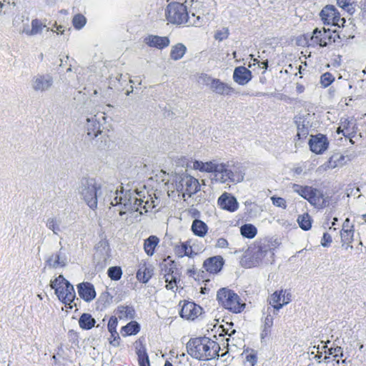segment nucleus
I'll return each mask as SVG.
<instances>
[{
	"mask_svg": "<svg viewBox=\"0 0 366 366\" xmlns=\"http://www.w3.org/2000/svg\"><path fill=\"white\" fill-rule=\"evenodd\" d=\"M77 191L81 199L92 209L97 207L98 197L104 196L112 206L119 207V215H125L128 224L139 221L142 215L151 212L160 202L154 193L149 194L145 189L124 190L121 188L119 190L92 177L82 178Z\"/></svg>",
	"mask_w": 366,
	"mask_h": 366,
	"instance_id": "1",
	"label": "nucleus"
},
{
	"mask_svg": "<svg viewBox=\"0 0 366 366\" xmlns=\"http://www.w3.org/2000/svg\"><path fill=\"white\" fill-rule=\"evenodd\" d=\"M192 168L202 172L214 173V179L221 184H237L244 181V168L232 162H220L212 159L208 162L196 160L193 162Z\"/></svg>",
	"mask_w": 366,
	"mask_h": 366,
	"instance_id": "2",
	"label": "nucleus"
},
{
	"mask_svg": "<svg viewBox=\"0 0 366 366\" xmlns=\"http://www.w3.org/2000/svg\"><path fill=\"white\" fill-rule=\"evenodd\" d=\"M188 353L199 360H209L219 356V345L208 337L190 340L187 345Z\"/></svg>",
	"mask_w": 366,
	"mask_h": 366,
	"instance_id": "3",
	"label": "nucleus"
},
{
	"mask_svg": "<svg viewBox=\"0 0 366 366\" xmlns=\"http://www.w3.org/2000/svg\"><path fill=\"white\" fill-rule=\"evenodd\" d=\"M50 286L54 290L58 299L66 306H69L71 309L76 306L74 302L76 293L74 287L63 275H59L55 279L51 280Z\"/></svg>",
	"mask_w": 366,
	"mask_h": 366,
	"instance_id": "4",
	"label": "nucleus"
},
{
	"mask_svg": "<svg viewBox=\"0 0 366 366\" xmlns=\"http://www.w3.org/2000/svg\"><path fill=\"white\" fill-rule=\"evenodd\" d=\"M217 300L222 307L233 313H240L245 307V304L242 302L239 297L227 288H222L218 290Z\"/></svg>",
	"mask_w": 366,
	"mask_h": 366,
	"instance_id": "5",
	"label": "nucleus"
},
{
	"mask_svg": "<svg viewBox=\"0 0 366 366\" xmlns=\"http://www.w3.org/2000/svg\"><path fill=\"white\" fill-rule=\"evenodd\" d=\"M175 188L178 195L190 197L200 190V184L197 179L188 174L177 177L175 182Z\"/></svg>",
	"mask_w": 366,
	"mask_h": 366,
	"instance_id": "6",
	"label": "nucleus"
},
{
	"mask_svg": "<svg viewBox=\"0 0 366 366\" xmlns=\"http://www.w3.org/2000/svg\"><path fill=\"white\" fill-rule=\"evenodd\" d=\"M167 20L173 24H185L188 20L187 6L182 3L172 2L168 4L166 9Z\"/></svg>",
	"mask_w": 366,
	"mask_h": 366,
	"instance_id": "7",
	"label": "nucleus"
},
{
	"mask_svg": "<svg viewBox=\"0 0 366 366\" xmlns=\"http://www.w3.org/2000/svg\"><path fill=\"white\" fill-rule=\"evenodd\" d=\"M105 122L104 114H90L86 117L84 125L86 134L94 139L102 133V127Z\"/></svg>",
	"mask_w": 366,
	"mask_h": 366,
	"instance_id": "8",
	"label": "nucleus"
},
{
	"mask_svg": "<svg viewBox=\"0 0 366 366\" xmlns=\"http://www.w3.org/2000/svg\"><path fill=\"white\" fill-rule=\"evenodd\" d=\"M321 19L325 24L343 27L345 19L341 18L337 9L332 5H327L320 12Z\"/></svg>",
	"mask_w": 366,
	"mask_h": 366,
	"instance_id": "9",
	"label": "nucleus"
},
{
	"mask_svg": "<svg viewBox=\"0 0 366 366\" xmlns=\"http://www.w3.org/2000/svg\"><path fill=\"white\" fill-rule=\"evenodd\" d=\"M31 87L36 93L49 91L54 84V78L49 74H38L30 81Z\"/></svg>",
	"mask_w": 366,
	"mask_h": 366,
	"instance_id": "10",
	"label": "nucleus"
},
{
	"mask_svg": "<svg viewBox=\"0 0 366 366\" xmlns=\"http://www.w3.org/2000/svg\"><path fill=\"white\" fill-rule=\"evenodd\" d=\"M204 82L214 93L219 95H230L234 92V89L228 84L222 81L219 79H214L207 75L202 77Z\"/></svg>",
	"mask_w": 366,
	"mask_h": 366,
	"instance_id": "11",
	"label": "nucleus"
},
{
	"mask_svg": "<svg viewBox=\"0 0 366 366\" xmlns=\"http://www.w3.org/2000/svg\"><path fill=\"white\" fill-rule=\"evenodd\" d=\"M337 35L335 32H332L330 29H323L322 30L315 29L310 39L311 44L320 46H326L332 41Z\"/></svg>",
	"mask_w": 366,
	"mask_h": 366,
	"instance_id": "12",
	"label": "nucleus"
},
{
	"mask_svg": "<svg viewBox=\"0 0 366 366\" xmlns=\"http://www.w3.org/2000/svg\"><path fill=\"white\" fill-rule=\"evenodd\" d=\"M291 293L287 290H280L272 293L268 299L273 310H280L292 300Z\"/></svg>",
	"mask_w": 366,
	"mask_h": 366,
	"instance_id": "13",
	"label": "nucleus"
},
{
	"mask_svg": "<svg viewBox=\"0 0 366 366\" xmlns=\"http://www.w3.org/2000/svg\"><path fill=\"white\" fill-rule=\"evenodd\" d=\"M202 308L193 302L184 301L179 312L181 317L194 320L202 314Z\"/></svg>",
	"mask_w": 366,
	"mask_h": 366,
	"instance_id": "14",
	"label": "nucleus"
},
{
	"mask_svg": "<svg viewBox=\"0 0 366 366\" xmlns=\"http://www.w3.org/2000/svg\"><path fill=\"white\" fill-rule=\"evenodd\" d=\"M309 146L313 153L321 154L328 149L329 142L327 138L322 134L311 135Z\"/></svg>",
	"mask_w": 366,
	"mask_h": 366,
	"instance_id": "15",
	"label": "nucleus"
},
{
	"mask_svg": "<svg viewBox=\"0 0 366 366\" xmlns=\"http://www.w3.org/2000/svg\"><path fill=\"white\" fill-rule=\"evenodd\" d=\"M217 204L224 210L229 212H234L239 209V203L237 199L227 192L222 193L217 199Z\"/></svg>",
	"mask_w": 366,
	"mask_h": 366,
	"instance_id": "16",
	"label": "nucleus"
},
{
	"mask_svg": "<svg viewBox=\"0 0 366 366\" xmlns=\"http://www.w3.org/2000/svg\"><path fill=\"white\" fill-rule=\"evenodd\" d=\"M272 310H273L271 307H268L267 308L266 313L264 314L263 324L262 326V332L260 334L262 341L264 340L270 335L271 329L274 323V315H277L275 312H274V315H272Z\"/></svg>",
	"mask_w": 366,
	"mask_h": 366,
	"instance_id": "17",
	"label": "nucleus"
},
{
	"mask_svg": "<svg viewBox=\"0 0 366 366\" xmlns=\"http://www.w3.org/2000/svg\"><path fill=\"white\" fill-rule=\"evenodd\" d=\"M79 297L85 302H92L96 297V291L94 285L90 282H82L77 285Z\"/></svg>",
	"mask_w": 366,
	"mask_h": 366,
	"instance_id": "18",
	"label": "nucleus"
},
{
	"mask_svg": "<svg viewBox=\"0 0 366 366\" xmlns=\"http://www.w3.org/2000/svg\"><path fill=\"white\" fill-rule=\"evenodd\" d=\"M345 163V157L341 154H334L327 162L320 166L317 169L320 172H325L338 167H342Z\"/></svg>",
	"mask_w": 366,
	"mask_h": 366,
	"instance_id": "19",
	"label": "nucleus"
},
{
	"mask_svg": "<svg viewBox=\"0 0 366 366\" xmlns=\"http://www.w3.org/2000/svg\"><path fill=\"white\" fill-rule=\"evenodd\" d=\"M144 42L150 47L162 49L169 45L170 41L167 36L148 35L144 39Z\"/></svg>",
	"mask_w": 366,
	"mask_h": 366,
	"instance_id": "20",
	"label": "nucleus"
},
{
	"mask_svg": "<svg viewBox=\"0 0 366 366\" xmlns=\"http://www.w3.org/2000/svg\"><path fill=\"white\" fill-rule=\"evenodd\" d=\"M252 78V72L244 66H237L234 70L233 80L239 85L247 84Z\"/></svg>",
	"mask_w": 366,
	"mask_h": 366,
	"instance_id": "21",
	"label": "nucleus"
},
{
	"mask_svg": "<svg viewBox=\"0 0 366 366\" xmlns=\"http://www.w3.org/2000/svg\"><path fill=\"white\" fill-rule=\"evenodd\" d=\"M174 252L180 257L184 256L192 257L198 253V251L193 249L191 240L177 244L174 247Z\"/></svg>",
	"mask_w": 366,
	"mask_h": 366,
	"instance_id": "22",
	"label": "nucleus"
},
{
	"mask_svg": "<svg viewBox=\"0 0 366 366\" xmlns=\"http://www.w3.org/2000/svg\"><path fill=\"white\" fill-rule=\"evenodd\" d=\"M223 265V259L220 256L213 257L207 259L204 262V269L210 273H217Z\"/></svg>",
	"mask_w": 366,
	"mask_h": 366,
	"instance_id": "23",
	"label": "nucleus"
},
{
	"mask_svg": "<svg viewBox=\"0 0 366 366\" xmlns=\"http://www.w3.org/2000/svg\"><path fill=\"white\" fill-rule=\"evenodd\" d=\"M338 134L342 133L345 137H351L356 133L355 124L347 118H342L337 130Z\"/></svg>",
	"mask_w": 366,
	"mask_h": 366,
	"instance_id": "24",
	"label": "nucleus"
},
{
	"mask_svg": "<svg viewBox=\"0 0 366 366\" xmlns=\"http://www.w3.org/2000/svg\"><path fill=\"white\" fill-rule=\"evenodd\" d=\"M307 201L317 207H324L327 204V201L322 193L317 189L312 187V192L307 199Z\"/></svg>",
	"mask_w": 366,
	"mask_h": 366,
	"instance_id": "25",
	"label": "nucleus"
},
{
	"mask_svg": "<svg viewBox=\"0 0 366 366\" xmlns=\"http://www.w3.org/2000/svg\"><path fill=\"white\" fill-rule=\"evenodd\" d=\"M152 276V269L146 262H141L137 272V279L143 283H147Z\"/></svg>",
	"mask_w": 366,
	"mask_h": 366,
	"instance_id": "26",
	"label": "nucleus"
},
{
	"mask_svg": "<svg viewBox=\"0 0 366 366\" xmlns=\"http://www.w3.org/2000/svg\"><path fill=\"white\" fill-rule=\"evenodd\" d=\"M47 264L53 268L63 267L66 264V258L61 254V249L56 253L52 254L47 259Z\"/></svg>",
	"mask_w": 366,
	"mask_h": 366,
	"instance_id": "27",
	"label": "nucleus"
},
{
	"mask_svg": "<svg viewBox=\"0 0 366 366\" xmlns=\"http://www.w3.org/2000/svg\"><path fill=\"white\" fill-rule=\"evenodd\" d=\"M46 227L57 236L65 228L61 224V220L56 217H49L46 222Z\"/></svg>",
	"mask_w": 366,
	"mask_h": 366,
	"instance_id": "28",
	"label": "nucleus"
},
{
	"mask_svg": "<svg viewBox=\"0 0 366 366\" xmlns=\"http://www.w3.org/2000/svg\"><path fill=\"white\" fill-rule=\"evenodd\" d=\"M192 232L199 237H204L208 231L207 225L199 219H194L192 224Z\"/></svg>",
	"mask_w": 366,
	"mask_h": 366,
	"instance_id": "29",
	"label": "nucleus"
},
{
	"mask_svg": "<svg viewBox=\"0 0 366 366\" xmlns=\"http://www.w3.org/2000/svg\"><path fill=\"white\" fill-rule=\"evenodd\" d=\"M13 25L17 28L19 34H24L27 36H32L30 34L31 25L29 24V21H24L21 18L15 19L13 21Z\"/></svg>",
	"mask_w": 366,
	"mask_h": 366,
	"instance_id": "30",
	"label": "nucleus"
},
{
	"mask_svg": "<svg viewBox=\"0 0 366 366\" xmlns=\"http://www.w3.org/2000/svg\"><path fill=\"white\" fill-rule=\"evenodd\" d=\"M354 229L350 230H341L340 231V237H341V242L342 246L345 247L346 249H353V246L352 245V242L354 239Z\"/></svg>",
	"mask_w": 366,
	"mask_h": 366,
	"instance_id": "31",
	"label": "nucleus"
},
{
	"mask_svg": "<svg viewBox=\"0 0 366 366\" xmlns=\"http://www.w3.org/2000/svg\"><path fill=\"white\" fill-rule=\"evenodd\" d=\"M159 242V238L153 235L144 240V249L148 256H152L154 254L155 248Z\"/></svg>",
	"mask_w": 366,
	"mask_h": 366,
	"instance_id": "32",
	"label": "nucleus"
},
{
	"mask_svg": "<svg viewBox=\"0 0 366 366\" xmlns=\"http://www.w3.org/2000/svg\"><path fill=\"white\" fill-rule=\"evenodd\" d=\"M164 279L166 283V288L167 290H174V288L177 287V273L174 274L172 268H169L168 272H166L164 274Z\"/></svg>",
	"mask_w": 366,
	"mask_h": 366,
	"instance_id": "33",
	"label": "nucleus"
},
{
	"mask_svg": "<svg viewBox=\"0 0 366 366\" xmlns=\"http://www.w3.org/2000/svg\"><path fill=\"white\" fill-rule=\"evenodd\" d=\"M186 51L187 47L183 44L178 43L172 47L170 57L174 61L179 60L184 56Z\"/></svg>",
	"mask_w": 366,
	"mask_h": 366,
	"instance_id": "34",
	"label": "nucleus"
},
{
	"mask_svg": "<svg viewBox=\"0 0 366 366\" xmlns=\"http://www.w3.org/2000/svg\"><path fill=\"white\" fill-rule=\"evenodd\" d=\"M95 322V320L88 313L82 314L79 320V327L83 330L92 329L94 326Z\"/></svg>",
	"mask_w": 366,
	"mask_h": 366,
	"instance_id": "35",
	"label": "nucleus"
},
{
	"mask_svg": "<svg viewBox=\"0 0 366 366\" xmlns=\"http://www.w3.org/2000/svg\"><path fill=\"white\" fill-rule=\"evenodd\" d=\"M116 314L119 319H132L134 316V310L129 306H119Z\"/></svg>",
	"mask_w": 366,
	"mask_h": 366,
	"instance_id": "36",
	"label": "nucleus"
},
{
	"mask_svg": "<svg viewBox=\"0 0 366 366\" xmlns=\"http://www.w3.org/2000/svg\"><path fill=\"white\" fill-rule=\"evenodd\" d=\"M139 325L137 322L132 321L122 328L121 333L123 336L134 335L139 332Z\"/></svg>",
	"mask_w": 366,
	"mask_h": 366,
	"instance_id": "37",
	"label": "nucleus"
},
{
	"mask_svg": "<svg viewBox=\"0 0 366 366\" xmlns=\"http://www.w3.org/2000/svg\"><path fill=\"white\" fill-rule=\"evenodd\" d=\"M292 189L294 192L298 194L300 196L303 197L304 199H308L310 194L312 192V187L310 186H302L297 184H293L292 185Z\"/></svg>",
	"mask_w": 366,
	"mask_h": 366,
	"instance_id": "38",
	"label": "nucleus"
},
{
	"mask_svg": "<svg viewBox=\"0 0 366 366\" xmlns=\"http://www.w3.org/2000/svg\"><path fill=\"white\" fill-rule=\"evenodd\" d=\"M46 25L40 19H34L31 21V32L32 36L41 34Z\"/></svg>",
	"mask_w": 366,
	"mask_h": 366,
	"instance_id": "39",
	"label": "nucleus"
},
{
	"mask_svg": "<svg viewBox=\"0 0 366 366\" xmlns=\"http://www.w3.org/2000/svg\"><path fill=\"white\" fill-rule=\"evenodd\" d=\"M240 232L243 237L252 239L256 236L257 229L252 224H245L240 227Z\"/></svg>",
	"mask_w": 366,
	"mask_h": 366,
	"instance_id": "40",
	"label": "nucleus"
},
{
	"mask_svg": "<svg viewBox=\"0 0 366 366\" xmlns=\"http://www.w3.org/2000/svg\"><path fill=\"white\" fill-rule=\"evenodd\" d=\"M297 221L300 227L305 231H307L312 227V219L307 213L299 215Z\"/></svg>",
	"mask_w": 366,
	"mask_h": 366,
	"instance_id": "41",
	"label": "nucleus"
},
{
	"mask_svg": "<svg viewBox=\"0 0 366 366\" xmlns=\"http://www.w3.org/2000/svg\"><path fill=\"white\" fill-rule=\"evenodd\" d=\"M107 274L112 280H119L122 276V269L120 267H111L107 270Z\"/></svg>",
	"mask_w": 366,
	"mask_h": 366,
	"instance_id": "42",
	"label": "nucleus"
},
{
	"mask_svg": "<svg viewBox=\"0 0 366 366\" xmlns=\"http://www.w3.org/2000/svg\"><path fill=\"white\" fill-rule=\"evenodd\" d=\"M86 23V19L82 14H78L73 17L72 24L74 27L77 30L82 29L85 26Z\"/></svg>",
	"mask_w": 366,
	"mask_h": 366,
	"instance_id": "43",
	"label": "nucleus"
},
{
	"mask_svg": "<svg viewBox=\"0 0 366 366\" xmlns=\"http://www.w3.org/2000/svg\"><path fill=\"white\" fill-rule=\"evenodd\" d=\"M297 137L299 139H305L309 134V127L307 124L301 123L297 121Z\"/></svg>",
	"mask_w": 366,
	"mask_h": 366,
	"instance_id": "44",
	"label": "nucleus"
},
{
	"mask_svg": "<svg viewBox=\"0 0 366 366\" xmlns=\"http://www.w3.org/2000/svg\"><path fill=\"white\" fill-rule=\"evenodd\" d=\"M202 18L200 16H196L194 13L189 16L188 14V20L185 22L187 26H200L202 24Z\"/></svg>",
	"mask_w": 366,
	"mask_h": 366,
	"instance_id": "45",
	"label": "nucleus"
},
{
	"mask_svg": "<svg viewBox=\"0 0 366 366\" xmlns=\"http://www.w3.org/2000/svg\"><path fill=\"white\" fill-rule=\"evenodd\" d=\"M229 35V31L228 28L223 27L220 29H218L216 31L214 34V39L219 41H222L223 40H225L228 38Z\"/></svg>",
	"mask_w": 366,
	"mask_h": 366,
	"instance_id": "46",
	"label": "nucleus"
},
{
	"mask_svg": "<svg viewBox=\"0 0 366 366\" xmlns=\"http://www.w3.org/2000/svg\"><path fill=\"white\" fill-rule=\"evenodd\" d=\"M335 80L333 75L329 72L323 74L320 77V84L323 87H327Z\"/></svg>",
	"mask_w": 366,
	"mask_h": 366,
	"instance_id": "47",
	"label": "nucleus"
},
{
	"mask_svg": "<svg viewBox=\"0 0 366 366\" xmlns=\"http://www.w3.org/2000/svg\"><path fill=\"white\" fill-rule=\"evenodd\" d=\"M118 325V320L117 317H110L107 327L108 330L110 333H113L116 337H117V327Z\"/></svg>",
	"mask_w": 366,
	"mask_h": 366,
	"instance_id": "48",
	"label": "nucleus"
},
{
	"mask_svg": "<svg viewBox=\"0 0 366 366\" xmlns=\"http://www.w3.org/2000/svg\"><path fill=\"white\" fill-rule=\"evenodd\" d=\"M113 297L107 291L102 292L100 296L99 301L102 302L104 307L109 305L112 302Z\"/></svg>",
	"mask_w": 366,
	"mask_h": 366,
	"instance_id": "49",
	"label": "nucleus"
},
{
	"mask_svg": "<svg viewBox=\"0 0 366 366\" xmlns=\"http://www.w3.org/2000/svg\"><path fill=\"white\" fill-rule=\"evenodd\" d=\"M97 251L100 250L103 255L107 256L109 251V246L107 242L102 240L96 247Z\"/></svg>",
	"mask_w": 366,
	"mask_h": 366,
	"instance_id": "50",
	"label": "nucleus"
},
{
	"mask_svg": "<svg viewBox=\"0 0 366 366\" xmlns=\"http://www.w3.org/2000/svg\"><path fill=\"white\" fill-rule=\"evenodd\" d=\"M271 200L272 204L278 207L285 209L287 207V203L285 199L278 197H272Z\"/></svg>",
	"mask_w": 366,
	"mask_h": 366,
	"instance_id": "51",
	"label": "nucleus"
},
{
	"mask_svg": "<svg viewBox=\"0 0 366 366\" xmlns=\"http://www.w3.org/2000/svg\"><path fill=\"white\" fill-rule=\"evenodd\" d=\"M139 366H150L149 357L147 354L144 353L139 355Z\"/></svg>",
	"mask_w": 366,
	"mask_h": 366,
	"instance_id": "52",
	"label": "nucleus"
},
{
	"mask_svg": "<svg viewBox=\"0 0 366 366\" xmlns=\"http://www.w3.org/2000/svg\"><path fill=\"white\" fill-rule=\"evenodd\" d=\"M332 242V237L328 233H324L321 240V244L323 247H328Z\"/></svg>",
	"mask_w": 366,
	"mask_h": 366,
	"instance_id": "53",
	"label": "nucleus"
},
{
	"mask_svg": "<svg viewBox=\"0 0 366 366\" xmlns=\"http://www.w3.org/2000/svg\"><path fill=\"white\" fill-rule=\"evenodd\" d=\"M111 334V337L109 339V343L114 347H118L119 345L120 337L119 334L117 333V337L114 335L113 333Z\"/></svg>",
	"mask_w": 366,
	"mask_h": 366,
	"instance_id": "54",
	"label": "nucleus"
},
{
	"mask_svg": "<svg viewBox=\"0 0 366 366\" xmlns=\"http://www.w3.org/2000/svg\"><path fill=\"white\" fill-rule=\"evenodd\" d=\"M228 246V242L224 238H219L217 240L216 247L219 248H226Z\"/></svg>",
	"mask_w": 366,
	"mask_h": 366,
	"instance_id": "55",
	"label": "nucleus"
},
{
	"mask_svg": "<svg viewBox=\"0 0 366 366\" xmlns=\"http://www.w3.org/2000/svg\"><path fill=\"white\" fill-rule=\"evenodd\" d=\"M351 230L354 229V224L350 223L349 218H347L342 224V228L341 230Z\"/></svg>",
	"mask_w": 366,
	"mask_h": 366,
	"instance_id": "56",
	"label": "nucleus"
},
{
	"mask_svg": "<svg viewBox=\"0 0 366 366\" xmlns=\"http://www.w3.org/2000/svg\"><path fill=\"white\" fill-rule=\"evenodd\" d=\"M295 175L306 174L305 168L302 166H297L292 169Z\"/></svg>",
	"mask_w": 366,
	"mask_h": 366,
	"instance_id": "57",
	"label": "nucleus"
},
{
	"mask_svg": "<svg viewBox=\"0 0 366 366\" xmlns=\"http://www.w3.org/2000/svg\"><path fill=\"white\" fill-rule=\"evenodd\" d=\"M337 4L340 7H341L344 9H346L350 5V0H337Z\"/></svg>",
	"mask_w": 366,
	"mask_h": 366,
	"instance_id": "58",
	"label": "nucleus"
},
{
	"mask_svg": "<svg viewBox=\"0 0 366 366\" xmlns=\"http://www.w3.org/2000/svg\"><path fill=\"white\" fill-rule=\"evenodd\" d=\"M246 360L247 362H250L252 366L257 362V357L254 354L247 355Z\"/></svg>",
	"mask_w": 366,
	"mask_h": 366,
	"instance_id": "59",
	"label": "nucleus"
},
{
	"mask_svg": "<svg viewBox=\"0 0 366 366\" xmlns=\"http://www.w3.org/2000/svg\"><path fill=\"white\" fill-rule=\"evenodd\" d=\"M55 29H51L52 31L56 33L57 34H63L64 32V27L61 25H55Z\"/></svg>",
	"mask_w": 366,
	"mask_h": 366,
	"instance_id": "60",
	"label": "nucleus"
},
{
	"mask_svg": "<svg viewBox=\"0 0 366 366\" xmlns=\"http://www.w3.org/2000/svg\"><path fill=\"white\" fill-rule=\"evenodd\" d=\"M235 332L234 330H232V332L229 335V337L227 338V346H229V345H235V343L234 342V338L232 337V334H234Z\"/></svg>",
	"mask_w": 366,
	"mask_h": 366,
	"instance_id": "61",
	"label": "nucleus"
},
{
	"mask_svg": "<svg viewBox=\"0 0 366 366\" xmlns=\"http://www.w3.org/2000/svg\"><path fill=\"white\" fill-rule=\"evenodd\" d=\"M295 88H296V92L297 94H302L305 91V86L302 84H299V83H297Z\"/></svg>",
	"mask_w": 366,
	"mask_h": 366,
	"instance_id": "62",
	"label": "nucleus"
},
{
	"mask_svg": "<svg viewBox=\"0 0 366 366\" xmlns=\"http://www.w3.org/2000/svg\"><path fill=\"white\" fill-rule=\"evenodd\" d=\"M341 350V347H337V348H331L330 349V355H337V352H339Z\"/></svg>",
	"mask_w": 366,
	"mask_h": 366,
	"instance_id": "63",
	"label": "nucleus"
},
{
	"mask_svg": "<svg viewBox=\"0 0 366 366\" xmlns=\"http://www.w3.org/2000/svg\"><path fill=\"white\" fill-rule=\"evenodd\" d=\"M251 58L253 57V55H250ZM252 62L249 63V67H251L252 65H255L256 63H259L257 59H252Z\"/></svg>",
	"mask_w": 366,
	"mask_h": 366,
	"instance_id": "64",
	"label": "nucleus"
}]
</instances>
